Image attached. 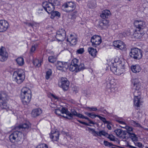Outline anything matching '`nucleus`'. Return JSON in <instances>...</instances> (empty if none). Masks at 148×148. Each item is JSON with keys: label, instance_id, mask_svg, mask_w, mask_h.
<instances>
[{"label": "nucleus", "instance_id": "nucleus-29", "mask_svg": "<svg viewBox=\"0 0 148 148\" xmlns=\"http://www.w3.org/2000/svg\"><path fill=\"white\" fill-rule=\"evenodd\" d=\"M66 35L64 33H62V34H60L59 32H57L56 38L59 41H62L65 38Z\"/></svg>", "mask_w": 148, "mask_h": 148}, {"label": "nucleus", "instance_id": "nucleus-56", "mask_svg": "<svg viewBox=\"0 0 148 148\" xmlns=\"http://www.w3.org/2000/svg\"><path fill=\"white\" fill-rule=\"evenodd\" d=\"M127 147H128L129 148H137L136 147H134V146H131V145H129V144H128L127 145Z\"/></svg>", "mask_w": 148, "mask_h": 148}, {"label": "nucleus", "instance_id": "nucleus-3", "mask_svg": "<svg viewBox=\"0 0 148 148\" xmlns=\"http://www.w3.org/2000/svg\"><path fill=\"white\" fill-rule=\"evenodd\" d=\"M25 78V73L24 71L22 69H19L15 71L12 77L14 81L18 84H21Z\"/></svg>", "mask_w": 148, "mask_h": 148}, {"label": "nucleus", "instance_id": "nucleus-27", "mask_svg": "<svg viewBox=\"0 0 148 148\" xmlns=\"http://www.w3.org/2000/svg\"><path fill=\"white\" fill-rule=\"evenodd\" d=\"M102 136L107 137L111 140V138L110 137V135H108L104 130H102L97 132V136H98L101 137Z\"/></svg>", "mask_w": 148, "mask_h": 148}, {"label": "nucleus", "instance_id": "nucleus-1", "mask_svg": "<svg viewBox=\"0 0 148 148\" xmlns=\"http://www.w3.org/2000/svg\"><path fill=\"white\" fill-rule=\"evenodd\" d=\"M31 127V125L29 122L21 124L14 129L16 131L13 132L9 136L10 141L14 142L15 140L17 142L20 141L23 136L26 135L29 131Z\"/></svg>", "mask_w": 148, "mask_h": 148}, {"label": "nucleus", "instance_id": "nucleus-30", "mask_svg": "<svg viewBox=\"0 0 148 148\" xmlns=\"http://www.w3.org/2000/svg\"><path fill=\"white\" fill-rule=\"evenodd\" d=\"M87 5L89 8H95L96 5V1L95 0H92L89 1Z\"/></svg>", "mask_w": 148, "mask_h": 148}, {"label": "nucleus", "instance_id": "nucleus-33", "mask_svg": "<svg viewBox=\"0 0 148 148\" xmlns=\"http://www.w3.org/2000/svg\"><path fill=\"white\" fill-rule=\"evenodd\" d=\"M16 61L18 65L20 66H22L24 64L23 58L21 57H18L16 60Z\"/></svg>", "mask_w": 148, "mask_h": 148}, {"label": "nucleus", "instance_id": "nucleus-24", "mask_svg": "<svg viewBox=\"0 0 148 148\" xmlns=\"http://www.w3.org/2000/svg\"><path fill=\"white\" fill-rule=\"evenodd\" d=\"M144 34V33L143 31L136 30L134 34V36L136 38L139 39L141 38Z\"/></svg>", "mask_w": 148, "mask_h": 148}, {"label": "nucleus", "instance_id": "nucleus-32", "mask_svg": "<svg viewBox=\"0 0 148 148\" xmlns=\"http://www.w3.org/2000/svg\"><path fill=\"white\" fill-rule=\"evenodd\" d=\"M132 92L133 94L134 97H141V92L140 90H132Z\"/></svg>", "mask_w": 148, "mask_h": 148}, {"label": "nucleus", "instance_id": "nucleus-9", "mask_svg": "<svg viewBox=\"0 0 148 148\" xmlns=\"http://www.w3.org/2000/svg\"><path fill=\"white\" fill-rule=\"evenodd\" d=\"M90 42L92 46L95 47H97L101 43V38L99 36L94 35L91 37Z\"/></svg>", "mask_w": 148, "mask_h": 148}, {"label": "nucleus", "instance_id": "nucleus-15", "mask_svg": "<svg viewBox=\"0 0 148 148\" xmlns=\"http://www.w3.org/2000/svg\"><path fill=\"white\" fill-rule=\"evenodd\" d=\"M71 45H75L77 42V39L76 36L74 34H71L67 39Z\"/></svg>", "mask_w": 148, "mask_h": 148}, {"label": "nucleus", "instance_id": "nucleus-10", "mask_svg": "<svg viewBox=\"0 0 148 148\" xmlns=\"http://www.w3.org/2000/svg\"><path fill=\"white\" fill-rule=\"evenodd\" d=\"M134 25L136 30L142 31L146 27L145 23L141 20H136L134 22Z\"/></svg>", "mask_w": 148, "mask_h": 148}, {"label": "nucleus", "instance_id": "nucleus-44", "mask_svg": "<svg viewBox=\"0 0 148 148\" xmlns=\"http://www.w3.org/2000/svg\"><path fill=\"white\" fill-rule=\"evenodd\" d=\"M84 52V49L83 48H82L77 49L76 51V53L78 54H82Z\"/></svg>", "mask_w": 148, "mask_h": 148}, {"label": "nucleus", "instance_id": "nucleus-41", "mask_svg": "<svg viewBox=\"0 0 148 148\" xmlns=\"http://www.w3.org/2000/svg\"><path fill=\"white\" fill-rule=\"evenodd\" d=\"M48 60L51 63H53L55 62L56 60V57L53 56H50L48 58Z\"/></svg>", "mask_w": 148, "mask_h": 148}, {"label": "nucleus", "instance_id": "nucleus-55", "mask_svg": "<svg viewBox=\"0 0 148 148\" xmlns=\"http://www.w3.org/2000/svg\"><path fill=\"white\" fill-rule=\"evenodd\" d=\"M118 121L121 125H124L125 126L126 125V123L122 121L119 120Z\"/></svg>", "mask_w": 148, "mask_h": 148}, {"label": "nucleus", "instance_id": "nucleus-28", "mask_svg": "<svg viewBox=\"0 0 148 148\" xmlns=\"http://www.w3.org/2000/svg\"><path fill=\"white\" fill-rule=\"evenodd\" d=\"M131 70L134 73H138L141 70V69L140 65H136L131 66Z\"/></svg>", "mask_w": 148, "mask_h": 148}, {"label": "nucleus", "instance_id": "nucleus-18", "mask_svg": "<svg viewBox=\"0 0 148 148\" xmlns=\"http://www.w3.org/2000/svg\"><path fill=\"white\" fill-rule=\"evenodd\" d=\"M114 132L116 135L122 139L125 138L126 134V131H124L120 129H117L114 131Z\"/></svg>", "mask_w": 148, "mask_h": 148}, {"label": "nucleus", "instance_id": "nucleus-6", "mask_svg": "<svg viewBox=\"0 0 148 148\" xmlns=\"http://www.w3.org/2000/svg\"><path fill=\"white\" fill-rule=\"evenodd\" d=\"M56 2L45 1L42 3V5L45 10L48 13H51L54 10Z\"/></svg>", "mask_w": 148, "mask_h": 148}, {"label": "nucleus", "instance_id": "nucleus-7", "mask_svg": "<svg viewBox=\"0 0 148 148\" xmlns=\"http://www.w3.org/2000/svg\"><path fill=\"white\" fill-rule=\"evenodd\" d=\"M75 3L72 2H69L65 3L62 6L63 10L66 12L72 11L75 8Z\"/></svg>", "mask_w": 148, "mask_h": 148}, {"label": "nucleus", "instance_id": "nucleus-54", "mask_svg": "<svg viewBox=\"0 0 148 148\" xmlns=\"http://www.w3.org/2000/svg\"><path fill=\"white\" fill-rule=\"evenodd\" d=\"M87 108L90 109L89 110L90 111H95L97 110V108L95 107H92L91 108L88 107Z\"/></svg>", "mask_w": 148, "mask_h": 148}, {"label": "nucleus", "instance_id": "nucleus-22", "mask_svg": "<svg viewBox=\"0 0 148 148\" xmlns=\"http://www.w3.org/2000/svg\"><path fill=\"white\" fill-rule=\"evenodd\" d=\"M66 108L64 107H62L61 109H56L55 110V112L58 115H65L66 116Z\"/></svg>", "mask_w": 148, "mask_h": 148}, {"label": "nucleus", "instance_id": "nucleus-16", "mask_svg": "<svg viewBox=\"0 0 148 148\" xmlns=\"http://www.w3.org/2000/svg\"><path fill=\"white\" fill-rule=\"evenodd\" d=\"M9 27V24L7 21L4 20L0 21V32L6 31Z\"/></svg>", "mask_w": 148, "mask_h": 148}, {"label": "nucleus", "instance_id": "nucleus-39", "mask_svg": "<svg viewBox=\"0 0 148 148\" xmlns=\"http://www.w3.org/2000/svg\"><path fill=\"white\" fill-rule=\"evenodd\" d=\"M71 63L73 65L77 66V65L79 64V62L78 60L76 58H75L72 60Z\"/></svg>", "mask_w": 148, "mask_h": 148}, {"label": "nucleus", "instance_id": "nucleus-11", "mask_svg": "<svg viewBox=\"0 0 148 148\" xmlns=\"http://www.w3.org/2000/svg\"><path fill=\"white\" fill-rule=\"evenodd\" d=\"M113 45L114 47H116L123 51H125L126 50V45L123 42L121 41H114L113 42Z\"/></svg>", "mask_w": 148, "mask_h": 148}, {"label": "nucleus", "instance_id": "nucleus-12", "mask_svg": "<svg viewBox=\"0 0 148 148\" xmlns=\"http://www.w3.org/2000/svg\"><path fill=\"white\" fill-rule=\"evenodd\" d=\"M8 54L6 49L4 47H1L0 49V61L4 62L8 58Z\"/></svg>", "mask_w": 148, "mask_h": 148}, {"label": "nucleus", "instance_id": "nucleus-21", "mask_svg": "<svg viewBox=\"0 0 148 148\" xmlns=\"http://www.w3.org/2000/svg\"><path fill=\"white\" fill-rule=\"evenodd\" d=\"M117 63H116L115 61L114 63H112V71L115 75H120L122 73L120 72L119 70H117V65L118 64Z\"/></svg>", "mask_w": 148, "mask_h": 148}, {"label": "nucleus", "instance_id": "nucleus-19", "mask_svg": "<svg viewBox=\"0 0 148 148\" xmlns=\"http://www.w3.org/2000/svg\"><path fill=\"white\" fill-rule=\"evenodd\" d=\"M134 106L137 108L140 106L143 103V101L141 97H134Z\"/></svg>", "mask_w": 148, "mask_h": 148}, {"label": "nucleus", "instance_id": "nucleus-53", "mask_svg": "<svg viewBox=\"0 0 148 148\" xmlns=\"http://www.w3.org/2000/svg\"><path fill=\"white\" fill-rule=\"evenodd\" d=\"M104 144L105 146H107L110 147L111 146V143L106 141H104Z\"/></svg>", "mask_w": 148, "mask_h": 148}, {"label": "nucleus", "instance_id": "nucleus-50", "mask_svg": "<svg viewBox=\"0 0 148 148\" xmlns=\"http://www.w3.org/2000/svg\"><path fill=\"white\" fill-rule=\"evenodd\" d=\"M57 32H59L60 34H62V33H64L65 35H66V32L64 29H59Z\"/></svg>", "mask_w": 148, "mask_h": 148}, {"label": "nucleus", "instance_id": "nucleus-62", "mask_svg": "<svg viewBox=\"0 0 148 148\" xmlns=\"http://www.w3.org/2000/svg\"><path fill=\"white\" fill-rule=\"evenodd\" d=\"M49 2L51 1L52 2H56V0H48Z\"/></svg>", "mask_w": 148, "mask_h": 148}, {"label": "nucleus", "instance_id": "nucleus-43", "mask_svg": "<svg viewBox=\"0 0 148 148\" xmlns=\"http://www.w3.org/2000/svg\"><path fill=\"white\" fill-rule=\"evenodd\" d=\"M36 148H48V147L47 145L42 144L38 145Z\"/></svg>", "mask_w": 148, "mask_h": 148}, {"label": "nucleus", "instance_id": "nucleus-36", "mask_svg": "<svg viewBox=\"0 0 148 148\" xmlns=\"http://www.w3.org/2000/svg\"><path fill=\"white\" fill-rule=\"evenodd\" d=\"M77 66L74 65H73V64L71 63L69 67V69L70 71L73 72L75 71L76 72H77Z\"/></svg>", "mask_w": 148, "mask_h": 148}, {"label": "nucleus", "instance_id": "nucleus-63", "mask_svg": "<svg viewBox=\"0 0 148 148\" xmlns=\"http://www.w3.org/2000/svg\"><path fill=\"white\" fill-rule=\"evenodd\" d=\"M84 113H85V114H86V115H87L88 116H89V115H90V113H88V112H85Z\"/></svg>", "mask_w": 148, "mask_h": 148}, {"label": "nucleus", "instance_id": "nucleus-17", "mask_svg": "<svg viewBox=\"0 0 148 148\" xmlns=\"http://www.w3.org/2000/svg\"><path fill=\"white\" fill-rule=\"evenodd\" d=\"M60 134L58 131H52L49 134L50 138L53 141H58Z\"/></svg>", "mask_w": 148, "mask_h": 148}, {"label": "nucleus", "instance_id": "nucleus-60", "mask_svg": "<svg viewBox=\"0 0 148 148\" xmlns=\"http://www.w3.org/2000/svg\"><path fill=\"white\" fill-rule=\"evenodd\" d=\"M107 124H108V125H107V127L109 129H110L111 128V127L110 125L109 124H108V123H107Z\"/></svg>", "mask_w": 148, "mask_h": 148}, {"label": "nucleus", "instance_id": "nucleus-8", "mask_svg": "<svg viewBox=\"0 0 148 148\" xmlns=\"http://www.w3.org/2000/svg\"><path fill=\"white\" fill-rule=\"evenodd\" d=\"M69 82L66 78L62 77L59 81L58 85L64 90H67L69 88Z\"/></svg>", "mask_w": 148, "mask_h": 148}, {"label": "nucleus", "instance_id": "nucleus-20", "mask_svg": "<svg viewBox=\"0 0 148 148\" xmlns=\"http://www.w3.org/2000/svg\"><path fill=\"white\" fill-rule=\"evenodd\" d=\"M132 83L134 85L132 90H140V83L138 81V79H132Z\"/></svg>", "mask_w": 148, "mask_h": 148}, {"label": "nucleus", "instance_id": "nucleus-49", "mask_svg": "<svg viewBox=\"0 0 148 148\" xmlns=\"http://www.w3.org/2000/svg\"><path fill=\"white\" fill-rule=\"evenodd\" d=\"M78 116H79V117L80 118H82V119H86L88 121H89L90 120V119L88 117L85 116L84 115H82V114H79L78 115Z\"/></svg>", "mask_w": 148, "mask_h": 148}, {"label": "nucleus", "instance_id": "nucleus-52", "mask_svg": "<svg viewBox=\"0 0 148 148\" xmlns=\"http://www.w3.org/2000/svg\"><path fill=\"white\" fill-rule=\"evenodd\" d=\"M98 115L94 114L92 113H90L89 117H91L92 118H94L96 117H98Z\"/></svg>", "mask_w": 148, "mask_h": 148}, {"label": "nucleus", "instance_id": "nucleus-4", "mask_svg": "<svg viewBox=\"0 0 148 148\" xmlns=\"http://www.w3.org/2000/svg\"><path fill=\"white\" fill-rule=\"evenodd\" d=\"M8 95L4 92H0V108L7 110L9 108V105L7 103Z\"/></svg>", "mask_w": 148, "mask_h": 148}, {"label": "nucleus", "instance_id": "nucleus-59", "mask_svg": "<svg viewBox=\"0 0 148 148\" xmlns=\"http://www.w3.org/2000/svg\"><path fill=\"white\" fill-rule=\"evenodd\" d=\"M78 121L80 123H82V124H84V125H85V124H86V123L85 122L81 121H79V120H78Z\"/></svg>", "mask_w": 148, "mask_h": 148}, {"label": "nucleus", "instance_id": "nucleus-47", "mask_svg": "<svg viewBox=\"0 0 148 148\" xmlns=\"http://www.w3.org/2000/svg\"><path fill=\"white\" fill-rule=\"evenodd\" d=\"M109 23V21H108L106 20H104L103 21L100 23V24L101 25H102V24L104 25H107Z\"/></svg>", "mask_w": 148, "mask_h": 148}, {"label": "nucleus", "instance_id": "nucleus-64", "mask_svg": "<svg viewBox=\"0 0 148 148\" xmlns=\"http://www.w3.org/2000/svg\"><path fill=\"white\" fill-rule=\"evenodd\" d=\"M85 125H87V126H92V125H90V124H88V123H86V124H85Z\"/></svg>", "mask_w": 148, "mask_h": 148}, {"label": "nucleus", "instance_id": "nucleus-14", "mask_svg": "<svg viewBox=\"0 0 148 148\" xmlns=\"http://www.w3.org/2000/svg\"><path fill=\"white\" fill-rule=\"evenodd\" d=\"M57 69L61 71L67 69L69 67L67 63L66 62H63L60 61H58L56 64Z\"/></svg>", "mask_w": 148, "mask_h": 148}, {"label": "nucleus", "instance_id": "nucleus-42", "mask_svg": "<svg viewBox=\"0 0 148 148\" xmlns=\"http://www.w3.org/2000/svg\"><path fill=\"white\" fill-rule=\"evenodd\" d=\"M88 130L89 131H91L93 134L94 136H97V132L94 129L91 128L90 127H88Z\"/></svg>", "mask_w": 148, "mask_h": 148}, {"label": "nucleus", "instance_id": "nucleus-58", "mask_svg": "<svg viewBox=\"0 0 148 148\" xmlns=\"http://www.w3.org/2000/svg\"><path fill=\"white\" fill-rule=\"evenodd\" d=\"M27 25L29 26H31L33 27V24L31 23H27Z\"/></svg>", "mask_w": 148, "mask_h": 148}, {"label": "nucleus", "instance_id": "nucleus-40", "mask_svg": "<svg viewBox=\"0 0 148 148\" xmlns=\"http://www.w3.org/2000/svg\"><path fill=\"white\" fill-rule=\"evenodd\" d=\"M121 127L123 128H125L127 130L128 132H127H127L126 133L128 132L129 133V132H130L133 131V128L130 126L126 125L125 127L121 126Z\"/></svg>", "mask_w": 148, "mask_h": 148}, {"label": "nucleus", "instance_id": "nucleus-31", "mask_svg": "<svg viewBox=\"0 0 148 148\" xmlns=\"http://www.w3.org/2000/svg\"><path fill=\"white\" fill-rule=\"evenodd\" d=\"M42 60L40 59V60L36 59L33 61V64L34 65L37 67L40 66L42 64Z\"/></svg>", "mask_w": 148, "mask_h": 148}, {"label": "nucleus", "instance_id": "nucleus-23", "mask_svg": "<svg viewBox=\"0 0 148 148\" xmlns=\"http://www.w3.org/2000/svg\"><path fill=\"white\" fill-rule=\"evenodd\" d=\"M88 51L89 54L93 57L95 58L96 56L97 51L96 49L91 47H89L88 49Z\"/></svg>", "mask_w": 148, "mask_h": 148}, {"label": "nucleus", "instance_id": "nucleus-38", "mask_svg": "<svg viewBox=\"0 0 148 148\" xmlns=\"http://www.w3.org/2000/svg\"><path fill=\"white\" fill-rule=\"evenodd\" d=\"M52 74V71L50 69H49L47 71L45 76L46 78L47 79H48L51 75Z\"/></svg>", "mask_w": 148, "mask_h": 148}, {"label": "nucleus", "instance_id": "nucleus-48", "mask_svg": "<svg viewBox=\"0 0 148 148\" xmlns=\"http://www.w3.org/2000/svg\"><path fill=\"white\" fill-rule=\"evenodd\" d=\"M131 123L134 126L139 127L140 126V125L139 123L136 122V121H131Z\"/></svg>", "mask_w": 148, "mask_h": 148}, {"label": "nucleus", "instance_id": "nucleus-45", "mask_svg": "<svg viewBox=\"0 0 148 148\" xmlns=\"http://www.w3.org/2000/svg\"><path fill=\"white\" fill-rule=\"evenodd\" d=\"M37 45H32L30 49V53L34 52V51L36 50V49L37 48Z\"/></svg>", "mask_w": 148, "mask_h": 148}, {"label": "nucleus", "instance_id": "nucleus-2", "mask_svg": "<svg viewBox=\"0 0 148 148\" xmlns=\"http://www.w3.org/2000/svg\"><path fill=\"white\" fill-rule=\"evenodd\" d=\"M31 91L29 88L25 87L21 90V99L24 105L28 104L31 98Z\"/></svg>", "mask_w": 148, "mask_h": 148}, {"label": "nucleus", "instance_id": "nucleus-34", "mask_svg": "<svg viewBox=\"0 0 148 148\" xmlns=\"http://www.w3.org/2000/svg\"><path fill=\"white\" fill-rule=\"evenodd\" d=\"M129 134L130 135V137L134 143L138 140V138L134 133L129 132Z\"/></svg>", "mask_w": 148, "mask_h": 148}, {"label": "nucleus", "instance_id": "nucleus-13", "mask_svg": "<svg viewBox=\"0 0 148 148\" xmlns=\"http://www.w3.org/2000/svg\"><path fill=\"white\" fill-rule=\"evenodd\" d=\"M79 114H81L80 113H77L76 111L75 110H71V112H70L66 109V116L65 115H62V116L68 119H71L73 117V116H75L79 117L78 115Z\"/></svg>", "mask_w": 148, "mask_h": 148}, {"label": "nucleus", "instance_id": "nucleus-57", "mask_svg": "<svg viewBox=\"0 0 148 148\" xmlns=\"http://www.w3.org/2000/svg\"><path fill=\"white\" fill-rule=\"evenodd\" d=\"M88 121L89 124H92V125H95V123L93 122L90 120Z\"/></svg>", "mask_w": 148, "mask_h": 148}, {"label": "nucleus", "instance_id": "nucleus-5", "mask_svg": "<svg viewBox=\"0 0 148 148\" xmlns=\"http://www.w3.org/2000/svg\"><path fill=\"white\" fill-rule=\"evenodd\" d=\"M129 55L134 60H139L142 56L141 50L137 48L132 49L130 52Z\"/></svg>", "mask_w": 148, "mask_h": 148}, {"label": "nucleus", "instance_id": "nucleus-51", "mask_svg": "<svg viewBox=\"0 0 148 148\" xmlns=\"http://www.w3.org/2000/svg\"><path fill=\"white\" fill-rule=\"evenodd\" d=\"M134 143L136 146L139 147H142L143 146L142 144L140 142H134Z\"/></svg>", "mask_w": 148, "mask_h": 148}, {"label": "nucleus", "instance_id": "nucleus-35", "mask_svg": "<svg viewBox=\"0 0 148 148\" xmlns=\"http://www.w3.org/2000/svg\"><path fill=\"white\" fill-rule=\"evenodd\" d=\"M51 13V17L53 19L55 16L60 17V13L58 11H53Z\"/></svg>", "mask_w": 148, "mask_h": 148}, {"label": "nucleus", "instance_id": "nucleus-37", "mask_svg": "<svg viewBox=\"0 0 148 148\" xmlns=\"http://www.w3.org/2000/svg\"><path fill=\"white\" fill-rule=\"evenodd\" d=\"M77 71H80L83 70L85 68L84 64L83 63H79V64L77 65Z\"/></svg>", "mask_w": 148, "mask_h": 148}, {"label": "nucleus", "instance_id": "nucleus-25", "mask_svg": "<svg viewBox=\"0 0 148 148\" xmlns=\"http://www.w3.org/2000/svg\"><path fill=\"white\" fill-rule=\"evenodd\" d=\"M42 112V110L40 109H34L32 111L31 115L33 117H36L40 114Z\"/></svg>", "mask_w": 148, "mask_h": 148}, {"label": "nucleus", "instance_id": "nucleus-61", "mask_svg": "<svg viewBox=\"0 0 148 148\" xmlns=\"http://www.w3.org/2000/svg\"><path fill=\"white\" fill-rule=\"evenodd\" d=\"M112 136V137L111 139L112 141H116V140H115V139L114 138V136Z\"/></svg>", "mask_w": 148, "mask_h": 148}, {"label": "nucleus", "instance_id": "nucleus-46", "mask_svg": "<svg viewBox=\"0 0 148 148\" xmlns=\"http://www.w3.org/2000/svg\"><path fill=\"white\" fill-rule=\"evenodd\" d=\"M98 117L104 123H108V121H106V119L105 118L99 115H98Z\"/></svg>", "mask_w": 148, "mask_h": 148}, {"label": "nucleus", "instance_id": "nucleus-26", "mask_svg": "<svg viewBox=\"0 0 148 148\" xmlns=\"http://www.w3.org/2000/svg\"><path fill=\"white\" fill-rule=\"evenodd\" d=\"M110 14V12L108 10H106L103 11L100 15L101 17L103 19L108 18Z\"/></svg>", "mask_w": 148, "mask_h": 148}]
</instances>
